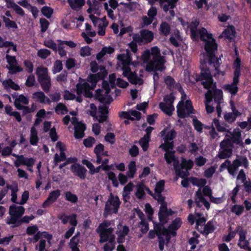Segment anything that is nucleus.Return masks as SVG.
Returning <instances> with one entry per match:
<instances>
[{"label": "nucleus", "instance_id": "603ef678", "mask_svg": "<svg viewBox=\"0 0 251 251\" xmlns=\"http://www.w3.org/2000/svg\"><path fill=\"white\" fill-rule=\"evenodd\" d=\"M220 149H233V145H232L229 139L225 138L220 143Z\"/></svg>", "mask_w": 251, "mask_h": 251}, {"label": "nucleus", "instance_id": "c756f323", "mask_svg": "<svg viewBox=\"0 0 251 251\" xmlns=\"http://www.w3.org/2000/svg\"><path fill=\"white\" fill-rule=\"evenodd\" d=\"M242 189V186L239 184L236 183V186L234 188V189L229 193V195L230 198V200L233 203H236V198L238 193H239V191ZM242 195V194H240Z\"/></svg>", "mask_w": 251, "mask_h": 251}, {"label": "nucleus", "instance_id": "052dcab7", "mask_svg": "<svg viewBox=\"0 0 251 251\" xmlns=\"http://www.w3.org/2000/svg\"><path fill=\"white\" fill-rule=\"evenodd\" d=\"M63 69V65L62 61L59 60L55 61L54 63V65L52 69L53 74L60 72Z\"/></svg>", "mask_w": 251, "mask_h": 251}, {"label": "nucleus", "instance_id": "2f4dec72", "mask_svg": "<svg viewBox=\"0 0 251 251\" xmlns=\"http://www.w3.org/2000/svg\"><path fill=\"white\" fill-rule=\"evenodd\" d=\"M128 171L126 173L127 176L130 178H133L137 172L136 162L131 161L128 165Z\"/></svg>", "mask_w": 251, "mask_h": 251}, {"label": "nucleus", "instance_id": "dca6fc26", "mask_svg": "<svg viewBox=\"0 0 251 251\" xmlns=\"http://www.w3.org/2000/svg\"><path fill=\"white\" fill-rule=\"evenodd\" d=\"M162 225H159L156 228V235L158 236L159 248L161 251H163L164 248L165 240L161 235H165L166 229L162 227Z\"/></svg>", "mask_w": 251, "mask_h": 251}, {"label": "nucleus", "instance_id": "c03bdc74", "mask_svg": "<svg viewBox=\"0 0 251 251\" xmlns=\"http://www.w3.org/2000/svg\"><path fill=\"white\" fill-rule=\"evenodd\" d=\"M2 18L5 24V26L8 28H12L17 29L18 28V26L15 21L10 20L8 18L4 16H2Z\"/></svg>", "mask_w": 251, "mask_h": 251}, {"label": "nucleus", "instance_id": "20e7f679", "mask_svg": "<svg viewBox=\"0 0 251 251\" xmlns=\"http://www.w3.org/2000/svg\"><path fill=\"white\" fill-rule=\"evenodd\" d=\"M150 52L152 58L147 64L146 70L148 72L163 71L165 68L164 65L165 60L161 55L159 49L157 46H154L151 48Z\"/></svg>", "mask_w": 251, "mask_h": 251}, {"label": "nucleus", "instance_id": "8fccbe9b", "mask_svg": "<svg viewBox=\"0 0 251 251\" xmlns=\"http://www.w3.org/2000/svg\"><path fill=\"white\" fill-rule=\"evenodd\" d=\"M192 179V184L200 188L204 187L207 183L206 180L204 178L198 179L196 177H193Z\"/></svg>", "mask_w": 251, "mask_h": 251}, {"label": "nucleus", "instance_id": "864d4df0", "mask_svg": "<svg viewBox=\"0 0 251 251\" xmlns=\"http://www.w3.org/2000/svg\"><path fill=\"white\" fill-rule=\"evenodd\" d=\"M6 187L8 189H11L12 190V194H11V201L15 203L19 204V202L17 201V192L18 191V189L17 187L15 188H13V187L10 185H7Z\"/></svg>", "mask_w": 251, "mask_h": 251}, {"label": "nucleus", "instance_id": "e2e57ef3", "mask_svg": "<svg viewBox=\"0 0 251 251\" xmlns=\"http://www.w3.org/2000/svg\"><path fill=\"white\" fill-rule=\"evenodd\" d=\"M44 45L46 47L52 49L53 51H56L57 50V45L52 40H45Z\"/></svg>", "mask_w": 251, "mask_h": 251}, {"label": "nucleus", "instance_id": "f257e3e1", "mask_svg": "<svg viewBox=\"0 0 251 251\" xmlns=\"http://www.w3.org/2000/svg\"><path fill=\"white\" fill-rule=\"evenodd\" d=\"M221 64V58L217 57L216 55H206L205 58L201 61L200 68L201 72L200 74L196 75L197 81L205 80L212 77L207 65L214 68L216 71L215 75H221L224 76L225 75V72L221 71L219 69Z\"/></svg>", "mask_w": 251, "mask_h": 251}, {"label": "nucleus", "instance_id": "bf43d9fd", "mask_svg": "<svg viewBox=\"0 0 251 251\" xmlns=\"http://www.w3.org/2000/svg\"><path fill=\"white\" fill-rule=\"evenodd\" d=\"M139 227H141V231L143 234L146 233L149 229V225L145 221V220H142L139 223Z\"/></svg>", "mask_w": 251, "mask_h": 251}, {"label": "nucleus", "instance_id": "c9c22d12", "mask_svg": "<svg viewBox=\"0 0 251 251\" xmlns=\"http://www.w3.org/2000/svg\"><path fill=\"white\" fill-rule=\"evenodd\" d=\"M194 166V162L191 159L186 160L183 158L180 166L181 169H185L186 170H191Z\"/></svg>", "mask_w": 251, "mask_h": 251}, {"label": "nucleus", "instance_id": "338daca9", "mask_svg": "<svg viewBox=\"0 0 251 251\" xmlns=\"http://www.w3.org/2000/svg\"><path fill=\"white\" fill-rule=\"evenodd\" d=\"M40 24L41 27V31L45 32L48 29L49 26V22L45 18H41L40 19Z\"/></svg>", "mask_w": 251, "mask_h": 251}, {"label": "nucleus", "instance_id": "f8f14e48", "mask_svg": "<svg viewBox=\"0 0 251 251\" xmlns=\"http://www.w3.org/2000/svg\"><path fill=\"white\" fill-rule=\"evenodd\" d=\"M76 218L77 215L76 214H72L70 215H67L64 213H63L62 214L58 216V219L61 221V223L63 225H65L68 222H69L70 224L72 226H77L78 222Z\"/></svg>", "mask_w": 251, "mask_h": 251}, {"label": "nucleus", "instance_id": "a211bd4d", "mask_svg": "<svg viewBox=\"0 0 251 251\" xmlns=\"http://www.w3.org/2000/svg\"><path fill=\"white\" fill-rule=\"evenodd\" d=\"M141 34L143 43L144 44H148L151 43L153 39L154 35L152 31L148 29H143L140 31Z\"/></svg>", "mask_w": 251, "mask_h": 251}, {"label": "nucleus", "instance_id": "6ab92c4d", "mask_svg": "<svg viewBox=\"0 0 251 251\" xmlns=\"http://www.w3.org/2000/svg\"><path fill=\"white\" fill-rule=\"evenodd\" d=\"M236 30L233 25H229L227 28L225 29L222 33V36L230 41L234 39L235 36Z\"/></svg>", "mask_w": 251, "mask_h": 251}, {"label": "nucleus", "instance_id": "bb28decb", "mask_svg": "<svg viewBox=\"0 0 251 251\" xmlns=\"http://www.w3.org/2000/svg\"><path fill=\"white\" fill-rule=\"evenodd\" d=\"M216 229V227L213 225V221L211 220L208 221L206 224L205 225L204 229L201 231V233L205 236H207L209 234L212 233Z\"/></svg>", "mask_w": 251, "mask_h": 251}, {"label": "nucleus", "instance_id": "37998d69", "mask_svg": "<svg viewBox=\"0 0 251 251\" xmlns=\"http://www.w3.org/2000/svg\"><path fill=\"white\" fill-rule=\"evenodd\" d=\"M60 195V191L58 189L51 191L49 195L48 200H49L51 203H54L55 202L58 198Z\"/></svg>", "mask_w": 251, "mask_h": 251}, {"label": "nucleus", "instance_id": "72a5a7b5", "mask_svg": "<svg viewBox=\"0 0 251 251\" xmlns=\"http://www.w3.org/2000/svg\"><path fill=\"white\" fill-rule=\"evenodd\" d=\"M176 109L177 116L179 118L183 119L189 115L185 112V110L184 108V102L183 101L181 100L178 102L176 106Z\"/></svg>", "mask_w": 251, "mask_h": 251}, {"label": "nucleus", "instance_id": "5701e85b", "mask_svg": "<svg viewBox=\"0 0 251 251\" xmlns=\"http://www.w3.org/2000/svg\"><path fill=\"white\" fill-rule=\"evenodd\" d=\"M2 84L4 89L6 90H8L10 88L16 91L20 89V86L17 84L15 83L11 78L3 80Z\"/></svg>", "mask_w": 251, "mask_h": 251}, {"label": "nucleus", "instance_id": "f3484780", "mask_svg": "<svg viewBox=\"0 0 251 251\" xmlns=\"http://www.w3.org/2000/svg\"><path fill=\"white\" fill-rule=\"evenodd\" d=\"M243 227L242 226L238 225L236 227V229L234 231H229L227 235H225L222 237V240L224 242H229L232 239H233L237 233L239 234V233L241 230H243Z\"/></svg>", "mask_w": 251, "mask_h": 251}, {"label": "nucleus", "instance_id": "ea45409f", "mask_svg": "<svg viewBox=\"0 0 251 251\" xmlns=\"http://www.w3.org/2000/svg\"><path fill=\"white\" fill-rule=\"evenodd\" d=\"M65 199L72 203H76L78 201V197L76 195L73 194L70 191H67L64 194Z\"/></svg>", "mask_w": 251, "mask_h": 251}, {"label": "nucleus", "instance_id": "2eb2a0df", "mask_svg": "<svg viewBox=\"0 0 251 251\" xmlns=\"http://www.w3.org/2000/svg\"><path fill=\"white\" fill-rule=\"evenodd\" d=\"M117 59L122 62V65H130L133 64L131 54L128 49L126 50V53L118 54Z\"/></svg>", "mask_w": 251, "mask_h": 251}, {"label": "nucleus", "instance_id": "aec40b11", "mask_svg": "<svg viewBox=\"0 0 251 251\" xmlns=\"http://www.w3.org/2000/svg\"><path fill=\"white\" fill-rule=\"evenodd\" d=\"M231 135V137L227 138L226 139L230 141L232 145H233L234 143L240 147L244 146V143L241 138V134L240 132H233Z\"/></svg>", "mask_w": 251, "mask_h": 251}, {"label": "nucleus", "instance_id": "6e6552de", "mask_svg": "<svg viewBox=\"0 0 251 251\" xmlns=\"http://www.w3.org/2000/svg\"><path fill=\"white\" fill-rule=\"evenodd\" d=\"M90 85L87 82L81 83L79 82L76 85V91L77 95H81L84 93V96L86 98H92V93L90 91L91 89H93Z\"/></svg>", "mask_w": 251, "mask_h": 251}, {"label": "nucleus", "instance_id": "ddd939ff", "mask_svg": "<svg viewBox=\"0 0 251 251\" xmlns=\"http://www.w3.org/2000/svg\"><path fill=\"white\" fill-rule=\"evenodd\" d=\"M160 136L164 141H172L177 135V132L175 129L169 130L168 128H164L160 133Z\"/></svg>", "mask_w": 251, "mask_h": 251}, {"label": "nucleus", "instance_id": "4be33fe9", "mask_svg": "<svg viewBox=\"0 0 251 251\" xmlns=\"http://www.w3.org/2000/svg\"><path fill=\"white\" fill-rule=\"evenodd\" d=\"M161 35L167 36L171 33V26L167 22H162L159 28Z\"/></svg>", "mask_w": 251, "mask_h": 251}, {"label": "nucleus", "instance_id": "b1692460", "mask_svg": "<svg viewBox=\"0 0 251 251\" xmlns=\"http://www.w3.org/2000/svg\"><path fill=\"white\" fill-rule=\"evenodd\" d=\"M18 160L22 165L27 167H33L35 164V160L33 157H25L23 155L18 156Z\"/></svg>", "mask_w": 251, "mask_h": 251}, {"label": "nucleus", "instance_id": "4d7b16f0", "mask_svg": "<svg viewBox=\"0 0 251 251\" xmlns=\"http://www.w3.org/2000/svg\"><path fill=\"white\" fill-rule=\"evenodd\" d=\"M164 158L167 164H171L176 158L174 151H167L164 154Z\"/></svg>", "mask_w": 251, "mask_h": 251}, {"label": "nucleus", "instance_id": "f704fd0d", "mask_svg": "<svg viewBox=\"0 0 251 251\" xmlns=\"http://www.w3.org/2000/svg\"><path fill=\"white\" fill-rule=\"evenodd\" d=\"M234 204L231 207L230 211L236 216H240L244 211V206L243 205Z\"/></svg>", "mask_w": 251, "mask_h": 251}, {"label": "nucleus", "instance_id": "393cba45", "mask_svg": "<svg viewBox=\"0 0 251 251\" xmlns=\"http://www.w3.org/2000/svg\"><path fill=\"white\" fill-rule=\"evenodd\" d=\"M241 61L239 57H237L233 63L234 68L233 76L240 77L241 75Z\"/></svg>", "mask_w": 251, "mask_h": 251}, {"label": "nucleus", "instance_id": "1a4fd4ad", "mask_svg": "<svg viewBox=\"0 0 251 251\" xmlns=\"http://www.w3.org/2000/svg\"><path fill=\"white\" fill-rule=\"evenodd\" d=\"M73 174L80 179L84 180L86 177L87 169L82 165L79 163H75L71 165L70 168Z\"/></svg>", "mask_w": 251, "mask_h": 251}, {"label": "nucleus", "instance_id": "9d476101", "mask_svg": "<svg viewBox=\"0 0 251 251\" xmlns=\"http://www.w3.org/2000/svg\"><path fill=\"white\" fill-rule=\"evenodd\" d=\"M174 213V212L171 209L167 208V204H161L158 213L159 221L162 224L166 223L168 221V217L172 215Z\"/></svg>", "mask_w": 251, "mask_h": 251}, {"label": "nucleus", "instance_id": "69168bd1", "mask_svg": "<svg viewBox=\"0 0 251 251\" xmlns=\"http://www.w3.org/2000/svg\"><path fill=\"white\" fill-rule=\"evenodd\" d=\"M175 97L174 96L173 93H171L170 94L165 95L163 98V100L165 102V103L168 105H173V103L175 100Z\"/></svg>", "mask_w": 251, "mask_h": 251}, {"label": "nucleus", "instance_id": "e433bc0d", "mask_svg": "<svg viewBox=\"0 0 251 251\" xmlns=\"http://www.w3.org/2000/svg\"><path fill=\"white\" fill-rule=\"evenodd\" d=\"M164 82L166 84L168 89L171 91H174L176 81L173 77L170 75L167 76L164 79Z\"/></svg>", "mask_w": 251, "mask_h": 251}, {"label": "nucleus", "instance_id": "a878e982", "mask_svg": "<svg viewBox=\"0 0 251 251\" xmlns=\"http://www.w3.org/2000/svg\"><path fill=\"white\" fill-rule=\"evenodd\" d=\"M34 218V216L32 215L30 216H25L23 218H20L14 225H12V228H15L20 226L23 223H28L30 221L32 220Z\"/></svg>", "mask_w": 251, "mask_h": 251}, {"label": "nucleus", "instance_id": "774afa93", "mask_svg": "<svg viewBox=\"0 0 251 251\" xmlns=\"http://www.w3.org/2000/svg\"><path fill=\"white\" fill-rule=\"evenodd\" d=\"M35 77L33 75H28L25 81V85L28 87H31L34 86L35 83Z\"/></svg>", "mask_w": 251, "mask_h": 251}, {"label": "nucleus", "instance_id": "58836bf2", "mask_svg": "<svg viewBox=\"0 0 251 251\" xmlns=\"http://www.w3.org/2000/svg\"><path fill=\"white\" fill-rule=\"evenodd\" d=\"M33 99L35 100L36 101L39 102L41 103H45L46 95L42 91L36 92L33 94Z\"/></svg>", "mask_w": 251, "mask_h": 251}, {"label": "nucleus", "instance_id": "5fc2aeb1", "mask_svg": "<svg viewBox=\"0 0 251 251\" xmlns=\"http://www.w3.org/2000/svg\"><path fill=\"white\" fill-rule=\"evenodd\" d=\"M51 52L46 49H41L38 51L37 55L41 58L45 59L50 55Z\"/></svg>", "mask_w": 251, "mask_h": 251}, {"label": "nucleus", "instance_id": "4c0bfd02", "mask_svg": "<svg viewBox=\"0 0 251 251\" xmlns=\"http://www.w3.org/2000/svg\"><path fill=\"white\" fill-rule=\"evenodd\" d=\"M199 24V23L198 22H192L189 26L192 38L194 40L198 37V30L197 29V28Z\"/></svg>", "mask_w": 251, "mask_h": 251}, {"label": "nucleus", "instance_id": "de8ad7c7", "mask_svg": "<svg viewBox=\"0 0 251 251\" xmlns=\"http://www.w3.org/2000/svg\"><path fill=\"white\" fill-rule=\"evenodd\" d=\"M41 11L44 16L48 19H50L53 14V10L50 6H45L41 8Z\"/></svg>", "mask_w": 251, "mask_h": 251}, {"label": "nucleus", "instance_id": "a18cd8bd", "mask_svg": "<svg viewBox=\"0 0 251 251\" xmlns=\"http://www.w3.org/2000/svg\"><path fill=\"white\" fill-rule=\"evenodd\" d=\"M98 75V74H90L88 76L87 80L89 82L91 83V85L90 86L92 88H94L96 86L97 82L99 80Z\"/></svg>", "mask_w": 251, "mask_h": 251}, {"label": "nucleus", "instance_id": "39448f33", "mask_svg": "<svg viewBox=\"0 0 251 251\" xmlns=\"http://www.w3.org/2000/svg\"><path fill=\"white\" fill-rule=\"evenodd\" d=\"M36 74L38 81L42 89L44 92L48 93L51 86V78L49 75L48 68L43 66L38 67L36 69Z\"/></svg>", "mask_w": 251, "mask_h": 251}, {"label": "nucleus", "instance_id": "09e8293b", "mask_svg": "<svg viewBox=\"0 0 251 251\" xmlns=\"http://www.w3.org/2000/svg\"><path fill=\"white\" fill-rule=\"evenodd\" d=\"M85 3V0H74L73 2V5H72L73 7L71 8L74 10L78 11L81 9Z\"/></svg>", "mask_w": 251, "mask_h": 251}, {"label": "nucleus", "instance_id": "473e14b6", "mask_svg": "<svg viewBox=\"0 0 251 251\" xmlns=\"http://www.w3.org/2000/svg\"><path fill=\"white\" fill-rule=\"evenodd\" d=\"M233 153L232 149H220L217 156L221 159H224L230 157Z\"/></svg>", "mask_w": 251, "mask_h": 251}, {"label": "nucleus", "instance_id": "6e6d98bb", "mask_svg": "<svg viewBox=\"0 0 251 251\" xmlns=\"http://www.w3.org/2000/svg\"><path fill=\"white\" fill-rule=\"evenodd\" d=\"M144 187H145V185L143 183L137 186V190L135 193V195L139 199H142L145 195Z\"/></svg>", "mask_w": 251, "mask_h": 251}, {"label": "nucleus", "instance_id": "0e129e2a", "mask_svg": "<svg viewBox=\"0 0 251 251\" xmlns=\"http://www.w3.org/2000/svg\"><path fill=\"white\" fill-rule=\"evenodd\" d=\"M96 142L95 139L93 137L89 136L87 138L85 139L83 143L86 148H91Z\"/></svg>", "mask_w": 251, "mask_h": 251}, {"label": "nucleus", "instance_id": "423d86ee", "mask_svg": "<svg viewBox=\"0 0 251 251\" xmlns=\"http://www.w3.org/2000/svg\"><path fill=\"white\" fill-rule=\"evenodd\" d=\"M121 202L117 196H114L110 193L107 201L106 202L104 209V215H109L113 213H117Z\"/></svg>", "mask_w": 251, "mask_h": 251}, {"label": "nucleus", "instance_id": "79ce46f5", "mask_svg": "<svg viewBox=\"0 0 251 251\" xmlns=\"http://www.w3.org/2000/svg\"><path fill=\"white\" fill-rule=\"evenodd\" d=\"M238 117L239 116H236L232 112H226L224 115L225 120L230 124L234 122Z\"/></svg>", "mask_w": 251, "mask_h": 251}, {"label": "nucleus", "instance_id": "4468645a", "mask_svg": "<svg viewBox=\"0 0 251 251\" xmlns=\"http://www.w3.org/2000/svg\"><path fill=\"white\" fill-rule=\"evenodd\" d=\"M239 82V77L234 76L233 77V82L231 84L225 85V90L229 92L231 95H235L238 91L237 85Z\"/></svg>", "mask_w": 251, "mask_h": 251}, {"label": "nucleus", "instance_id": "49530a36", "mask_svg": "<svg viewBox=\"0 0 251 251\" xmlns=\"http://www.w3.org/2000/svg\"><path fill=\"white\" fill-rule=\"evenodd\" d=\"M164 143H162L159 147V148L162 149L165 151H170V150H172L174 148V141L169 142L164 141Z\"/></svg>", "mask_w": 251, "mask_h": 251}, {"label": "nucleus", "instance_id": "3c124183", "mask_svg": "<svg viewBox=\"0 0 251 251\" xmlns=\"http://www.w3.org/2000/svg\"><path fill=\"white\" fill-rule=\"evenodd\" d=\"M126 77L130 83L133 84H137L138 80L142 81L141 79L138 78L135 72L131 73V74H129Z\"/></svg>", "mask_w": 251, "mask_h": 251}, {"label": "nucleus", "instance_id": "cd10ccee", "mask_svg": "<svg viewBox=\"0 0 251 251\" xmlns=\"http://www.w3.org/2000/svg\"><path fill=\"white\" fill-rule=\"evenodd\" d=\"M39 139L38 136L37 131L34 126L31 127L30 129V143L32 146H36L39 142Z\"/></svg>", "mask_w": 251, "mask_h": 251}, {"label": "nucleus", "instance_id": "7ed1b4c3", "mask_svg": "<svg viewBox=\"0 0 251 251\" xmlns=\"http://www.w3.org/2000/svg\"><path fill=\"white\" fill-rule=\"evenodd\" d=\"M199 35L200 40L205 43L204 50L206 52V55H215L218 45L212 34L208 33L206 28L202 27L198 30V36Z\"/></svg>", "mask_w": 251, "mask_h": 251}, {"label": "nucleus", "instance_id": "13d9d810", "mask_svg": "<svg viewBox=\"0 0 251 251\" xmlns=\"http://www.w3.org/2000/svg\"><path fill=\"white\" fill-rule=\"evenodd\" d=\"M165 181L164 180H159L156 183L154 189L155 193H161L164 189Z\"/></svg>", "mask_w": 251, "mask_h": 251}, {"label": "nucleus", "instance_id": "9b49d317", "mask_svg": "<svg viewBox=\"0 0 251 251\" xmlns=\"http://www.w3.org/2000/svg\"><path fill=\"white\" fill-rule=\"evenodd\" d=\"M247 234V230L244 228L239 233V238L237 245L241 249L249 250L251 248L250 247L249 241L246 240Z\"/></svg>", "mask_w": 251, "mask_h": 251}, {"label": "nucleus", "instance_id": "680f3d73", "mask_svg": "<svg viewBox=\"0 0 251 251\" xmlns=\"http://www.w3.org/2000/svg\"><path fill=\"white\" fill-rule=\"evenodd\" d=\"M79 235L80 233L79 232H77L75 236H74L70 240V243H69V246H78V244L80 241L79 239Z\"/></svg>", "mask_w": 251, "mask_h": 251}, {"label": "nucleus", "instance_id": "412c9836", "mask_svg": "<svg viewBox=\"0 0 251 251\" xmlns=\"http://www.w3.org/2000/svg\"><path fill=\"white\" fill-rule=\"evenodd\" d=\"M241 185L243 189L240 194H242L241 199L243 200L245 196H247L251 193V180L248 178L247 181L243 183V184Z\"/></svg>", "mask_w": 251, "mask_h": 251}, {"label": "nucleus", "instance_id": "0eeeda50", "mask_svg": "<svg viewBox=\"0 0 251 251\" xmlns=\"http://www.w3.org/2000/svg\"><path fill=\"white\" fill-rule=\"evenodd\" d=\"M25 211V209L22 206H17L15 204L11 205L9 208L10 217H7L5 219L6 224L14 225L17 221L22 217Z\"/></svg>", "mask_w": 251, "mask_h": 251}, {"label": "nucleus", "instance_id": "c85d7f7f", "mask_svg": "<svg viewBox=\"0 0 251 251\" xmlns=\"http://www.w3.org/2000/svg\"><path fill=\"white\" fill-rule=\"evenodd\" d=\"M159 108L166 114L171 116L173 111L175 110L173 105H167L165 103L160 102L159 103Z\"/></svg>", "mask_w": 251, "mask_h": 251}, {"label": "nucleus", "instance_id": "7c9ffc66", "mask_svg": "<svg viewBox=\"0 0 251 251\" xmlns=\"http://www.w3.org/2000/svg\"><path fill=\"white\" fill-rule=\"evenodd\" d=\"M212 94L215 103L217 104H221L223 102V93L221 89H216Z\"/></svg>", "mask_w": 251, "mask_h": 251}, {"label": "nucleus", "instance_id": "f03ea898", "mask_svg": "<svg viewBox=\"0 0 251 251\" xmlns=\"http://www.w3.org/2000/svg\"><path fill=\"white\" fill-rule=\"evenodd\" d=\"M249 166V161L246 156L237 155L236 158L232 161L226 159L220 167V171L226 168L228 173L234 176L240 166H242L245 169H248Z\"/></svg>", "mask_w": 251, "mask_h": 251}, {"label": "nucleus", "instance_id": "a19ab883", "mask_svg": "<svg viewBox=\"0 0 251 251\" xmlns=\"http://www.w3.org/2000/svg\"><path fill=\"white\" fill-rule=\"evenodd\" d=\"M193 118V124L194 128L199 133L202 132L203 125L197 118L196 116H192Z\"/></svg>", "mask_w": 251, "mask_h": 251}]
</instances>
